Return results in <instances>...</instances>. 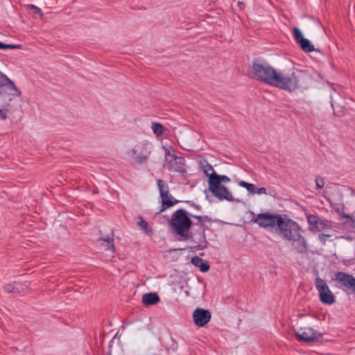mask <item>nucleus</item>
<instances>
[{
    "label": "nucleus",
    "instance_id": "1",
    "mask_svg": "<svg viewBox=\"0 0 355 355\" xmlns=\"http://www.w3.org/2000/svg\"><path fill=\"white\" fill-rule=\"evenodd\" d=\"M252 72L257 80L289 93L307 88L311 81V74L306 71H277L268 64L253 62Z\"/></svg>",
    "mask_w": 355,
    "mask_h": 355
},
{
    "label": "nucleus",
    "instance_id": "2",
    "mask_svg": "<svg viewBox=\"0 0 355 355\" xmlns=\"http://www.w3.org/2000/svg\"><path fill=\"white\" fill-rule=\"evenodd\" d=\"M276 233L283 240L291 242L293 249L298 253L306 252V241L302 235L301 226L286 215L283 216Z\"/></svg>",
    "mask_w": 355,
    "mask_h": 355
},
{
    "label": "nucleus",
    "instance_id": "3",
    "mask_svg": "<svg viewBox=\"0 0 355 355\" xmlns=\"http://www.w3.org/2000/svg\"><path fill=\"white\" fill-rule=\"evenodd\" d=\"M190 217L198 220L196 225L200 226L205 234V225L204 222L209 219L207 216H196L187 213L184 209H179L172 214L168 225L172 232L179 236L181 240L189 239V230L193 224Z\"/></svg>",
    "mask_w": 355,
    "mask_h": 355
},
{
    "label": "nucleus",
    "instance_id": "4",
    "mask_svg": "<svg viewBox=\"0 0 355 355\" xmlns=\"http://www.w3.org/2000/svg\"><path fill=\"white\" fill-rule=\"evenodd\" d=\"M164 167L171 172L184 174L186 173L185 159L178 157L172 147L165 148Z\"/></svg>",
    "mask_w": 355,
    "mask_h": 355
},
{
    "label": "nucleus",
    "instance_id": "5",
    "mask_svg": "<svg viewBox=\"0 0 355 355\" xmlns=\"http://www.w3.org/2000/svg\"><path fill=\"white\" fill-rule=\"evenodd\" d=\"M284 215L261 213L254 217L252 220L260 227L267 230H275L276 232Z\"/></svg>",
    "mask_w": 355,
    "mask_h": 355
},
{
    "label": "nucleus",
    "instance_id": "6",
    "mask_svg": "<svg viewBox=\"0 0 355 355\" xmlns=\"http://www.w3.org/2000/svg\"><path fill=\"white\" fill-rule=\"evenodd\" d=\"M152 148L153 146L150 143H141L131 148L129 153L135 163L144 164L147 162L151 154Z\"/></svg>",
    "mask_w": 355,
    "mask_h": 355
},
{
    "label": "nucleus",
    "instance_id": "7",
    "mask_svg": "<svg viewBox=\"0 0 355 355\" xmlns=\"http://www.w3.org/2000/svg\"><path fill=\"white\" fill-rule=\"evenodd\" d=\"M315 286L319 293V299L323 304L331 305L335 302V296L327 282L320 277L315 280Z\"/></svg>",
    "mask_w": 355,
    "mask_h": 355
},
{
    "label": "nucleus",
    "instance_id": "8",
    "mask_svg": "<svg viewBox=\"0 0 355 355\" xmlns=\"http://www.w3.org/2000/svg\"><path fill=\"white\" fill-rule=\"evenodd\" d=\"M209 191L220 201L234 202V198L228 189L223 185H208Z\"/></svg>",
    "mask_w": 355,
    "mask_h": 355
},
{
    "label": "nucleus",
    "instance_id": "9",
    "mask_svg": "<svg viewBox=\"0 0 355 355\" xmlns=\"http://www.w3.org/2000/svg\"><path fill=\"white\" fill-rule=\"evenodd\" d=\"M3 89L12 96H21V92L17 89L15 83L6 74L0 71V90Z\"/></svg>",
    "mask_w": 355,
    "mask_h": 355
},
{
    "label": "nucleus",
    "instance_id": "10",
    "mask_svg": "<svg viewBox=\"0 0 355 355\" xmlns=\"http://www.w3.org/2000/svg\"><path fill=\"white\" fill-rule=\"evenodd\" d=\"M296 336L301 340L313 342L321 337V334L310 327H302L296 332Z\"/></svg>",
    "mask_w": 355,
    "mask_h": 355
},
{
    "label": "nucleus",
    "instance_id": "11",
    "mask_svg": "<svg viewBox=\"0 0 355 355\" xmlns=\"http://www.w3.org/2000/svg\"><path fill=\"white\" fill-rule=\"evenodd\" d=\"M293 31L296 42L300 44L303 51L311 53L315 51L314 46L308 39L303 37L302 31L298 28L295 27Z\"/></svg>",
    "mask_w": 355,
    "mask_h": 355
},
{
    "label": "nucleus",
    "instance_id": "12",
    "mask_svg": "<svg viewBox=\"0 0 355 355\" xmlns=\"http://www.w3.org/2000/svg\"><path fill=\"white\" fill-rule=\"evenodd\" d=\"M211 313L203 309H196L193 312V319L195 324L198 327H204L211 320Z\"/></svg>",
    "mask_w": 355,
    "mask_h": 355
},
{
    "label": "nucleus",
    "instance_id": "13",
    "mask_svg": "<svg viewBox=\"0 0 355 355\" xmlns=\"http://www.w3.org/2000/svg\"><path fill=\"white\" fill-rule=\"evenodd\" d=\"M336 280L355 293V278L352 275L343 272H338L336 274Z\"/></svg>",
    "mask_w": 355,
    "mask_h": 355
},
{
    "label": "nucleus",
    "instance_id": "14",
    "mask_svg": "<svg viewBox=\"0 0 355 355\" xmlns=\"http://www.w3.org/2000/svg\"><path fill=\"white\" fill-rule=\"evenodd\" d=\"M230 181L229 177L225 175H218L213 173L209 175L208 185H221V182H228Z\"/></svg>",
    "mask_w": 355,
    "mask_h": 355
},
{
    "label": "nucleus",
    "instance_id": "15",
    "mask_svg": "<svg viewBox=\"0 0 355 355\" xmlns=\"http://www.w3.org/2000/svg\"><path fill=\"white\" fill-rule=\"evenodd\" d=\"M162 198V208L158 213L162 212L166 210L167 208H169L176 203H178V200L175 199L169 193L166 194V196H161Z\"/></svg>",
    "mask_w": 355,
    "mask_h": 355
},
{
    "label": "nucleus",
    "instance_id": "16",
    "mask_svg": "<svg viewBox=\"0 0 355 355\" xmlns=\"http://www.w3.org/2000/svg\"><path fill=\"white\" fill-rule=\"evenodd\" d=\"M159 297L155 293H146L142 297V302L145 305H154L159 302Z\"/></svg>",
    "mask_w": 355,
    "mask_h": 355
},
{
    "label": "nucleus",
    "instance_id": "17",
    "mask_svg": "<svg viewBox=\"0 0 355 355\" xmlns=\"http://www.w3.org/2000/svg\"><path fill=\"white\" fill-rule=\"evenodd\" d=\"M191 262L193 266L199 268L201 272H207L209 269L208 262L198 256L193 257Z\"/></svg>",
    "mask_w": 355,
    "mask_h": 355
},
{
    "label": "nucleus",
    "instance_id": "18",
    "mask_svg": "<svg viewBox=\"0 0 355 355\" xmlns=\"http://www.w3.org/2000/svg\"><path fill=\"white\" fill-rule=\"evenodd\" d=\"M100 241H104L107 243V250H111L112 252H114V234L112 231L111 233L109 235H107L106 236H102L100 239Z\"/></svg>",
    "mask_w": 355,
    "mask_h": 355
},
{
    "label": "nucleus",
    "instance_id": "19",
    "mask_svg": "<svg viewBox=\"0 0 355 355\" xmlns=\"http://www.w3.org/2000/svg\"><path fill=\"white\" fill-rule=\"evenodd\" d=\"M157 187L160 193V196H166V194L169 193V189L168 184L162 180H157Z\"/></svg>",
    "mask_w": 355,
    "mask_h": 355
},
{
    "label": "nucleus",
    "instance_id": "20",
    "mask_svg": "<svg viewBox=\"0 0 355 355\" xmlns=\"http://www.w3.org/2000/svg\"><path fill=\"white\" fill-rule=\"evenodd\" d=\"M307 220H308V223L311 226V230L313 231V230L315 231V230L318 225V223L320 220L319 217L316 215L311 214L307 217Z\"/></svg>",
    "mask_w": 355,
    "mask_h": 355
},
{
    "label": "nucleus",
    "instance_id": "21",
    "mask_svg": "<svg viewBox=\"0 0 355 355\" xmlns=\"http://www.w3.org/2000/svg\"><path fill=\"white\" fill-rule=\"evenodd\" d=\"M151 128L153 133L156 136H161L164 133V127L159 123L153 122L151 125Z\"/></svg>",
    "mask_w": 355,
    "mask_h": 355
},
{
    "label": "nucleus",
    "instance_id": "22",
    "mask_svg": "<svg viewBox=\"0 0 355 355\" xmlns=\"http://www.w3.org/2000/svg\"><path fill=\"white\" fill-rule=\"evenodd\" d=\"M239 185L246 189L248 191L250 192L252 194H254V185L251 183L246 182L245 181L241 180L239 182Z\"/></svg>",
    "mask_w": 355,
    "mask_h": 355
},
{
    "label": "nucleus",
    "instance_id": "23",
    "mask_svg": "<svg viewBox=\"0 0 355 355\" xmlns=\"http://www.w3.org/2000/svg\"><path fill=\"white\" fill-rule=\"evenodd\" d=\"M331 227L330 222L328 220H320L315 231L320 232Z\"/></svg>",
    "mask_w": 355,
    "mask_h": 355
},
{
    "label": "nucleus",
    "instance_id": "24",
    "mask_svg": "<svg viewBox=\"0 0 355 355\" xmlns=\"http://www.w3.org/2000/svg\"><path fill=\"white\" fill-rule=\"evenodd\" d=\"M138 225L146 232L150 233L152 232V230L148 226V223L145 220L141 218L140 220L138 221Z\"/></svg>",
    "mask_w": 355,
    "mask_h": 355
},
{
    "label": "nucleus",
    "instance_id": "25",
    "mask_svg": "<svg viewBox=\"0 0 355 355\" xmlns=\"http://www.w3.org/2000/svg\"><path fill=\"white\" fill-rule=\"evenodd\" d=\"M315 189L317 190L322 189L324 186V180L321 176H316L315 177Z\"/></svg>",
    "mask_w": 355,
    "mask_h": 355
},
{
    "label": "nucleus",
    "instance_id": "26",
    "mask_svg": "<svg viewBox=\"0 0 355 355\" xmlns=\"http://www.w3.org/2000/svg\"><path fill=\"white\" fill-rule=\"evenodd\" d=\"M343 218L348 219V221H346V223H348L349 225L352 227H355V219L352 218V217L350 215L343 214L342 215Z\"/></svg>",
    "mask_w": 355,
    "mask_h": 355
},
{
    "label": "nucleus",
    "instance_id": "27",
    "mask_svg": "<svg viewBox=\"0 0 355 355\" xmlns=\"http://www.w3.org/2000/svg\"><path fill=\"white\" fill-rule=\"evenodd\" d=\"M26 6L27 9L33 10V11L35 14L42 16L43 14H42V10L40 8H38L37 6L33 5V4H28Z\"/></svg>",
    "mask_w": 355,
    "mask_h": 355
},
{
    "label": "nucleus",
    "instance_id": "28",
    "mask_svg": "<svg viewBox=\"0 0 355 355\" xmlns=\"http://www.w3.org/2000/svg\"><path fill=\"white\" fill-rule=\"evenodd\" d=\"M20 48H21L20 45L7 44L3 43L1 49H20Z\"/></svg>",
    "mask_w": 355,
    "mask_h": 355
},
{
    "label": "nucleus",
    "instance_id": "29",
    "mask_svg": "<svg viewBox=\"0 0 355 355\" xmlns=\"http://www.w3.org/2000/svg\"><path fill=\"white\" fill-rule=\"evenodd\" d=\"M204 172L206 174V175L208 176L209 178L211 173H215L212 166L209 164H207V166H205Z\"/></svg>",
    "mask_w": 355,
    "mask_h": 355
},
{
    "label": "nucleus",
    "instance_id": "30",
    "mask_svg": "<svg viewBox=\"0 0 355 355\" xmlns=\"http://www.w3.org/2000/svg\"><path fill=\"white\" fill-rule=\"evenodd\" d=\"M8 112V108L3 107L0 109V120L6 119L7 118Z\"/></svg>",
    "mask_w": 355,
    "mask_h": 355
},
{
    "label": "nucleus",
    "instance_id": "31",
    "mask_svg": "<svg viewBox=\"0 0 355 355\" xmlns=\"http://www.w3.org/2000/svg\"><path fill=\"white\" fill-rule=\"evenodd\" d=\"M331 236V234H319V240L323 243L325 244L327 239Z\"/></svg>",
    "mask_w": 355,
    "mask_h": 355
},
{
    "label": "nucleus",
    "instance_id": "32",
    "mask_svg": "<svg viewBox=\"0 0 355 355\" xmlns=\"http://www.w3.org/2000/svg\"><path fill=\"white\" fill-rule=\"evenodd\" d=\"M254 193H257L259 195L267 194V190L265 187H261L257 189H254Z\"/></svg>",
    "mask_w": 355,
    "mask_h": 355
},
{
    "label": "nucleus",
    "instance_id": "33",
    "mask_svg": "<svg viewBox=\"0 0 355 355\" xmlns=\"http://www.w3.org/2000/svg\"><path fill=\"white\" fill-rule=\"evenodd\" d=\"M3 288L6 293H11L13 290V286L9 284L5 285Z\"/></svg>",
    "mask_w": 355,
    "mask_h": 355
},
{
    "label": "nucleus",
    "instance_id": "34",
    "mask_svg": "<svg viewBox=\"0 0 355 355\" xmlns=\"http://www.w3.org/2000/svg\"><path fill=\"white\" fill-rule=\"evenodd\" d=\"M187 202L188 204H189L190 205L194 207L197 209H200V207L199 205H196L194 202H193L191 201H187Z\"/></svg>",
    "mask_w": 355,
    "mask_h": 355
},
{
    "label": "nucleus",
    "instance_id": "35",
    "mask_svg": "<svg viewBox=\"0 0 355 355\" xmlns=\"http://www.w3.org/2000/svg\"><path fill=\"white\" fill-rule=\"evenodd\" d=\"M239 6L240 8L242 9L244 6V4L243 2H239Z\"/></svg>",
    "mask_w": 355,
    "mask_h": 355
},
{
    "label": "nucleus",
    "instance_id": "36",
    "mask_svg": "<svg viewBox=\"0 0 355 355\" xmlns=\"http://www.w3.org/2000/svg\"><path fill=\"white\" fill-rule=\"evenodd\" d=\"M2 44H3V43H2L1 42H0V49H1Z\"/></svg>",
    "mask_w": 355,
    "mask_h": 355
}]
</instances>
